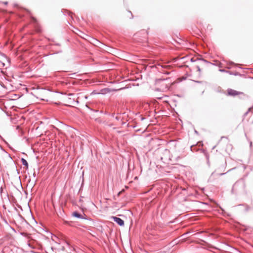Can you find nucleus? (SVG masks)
<instances>
[{
  "label": "nucleus",
  "mask_w": 253,
  "mask_h": 253,
  "mask_svg": "<svg viewBox=\"0 0 253 253\" xmlns=\"http://www.w3.org/2000/svg\"><path fill=\"white\" fill-rule=\"evenodd\" d=\"M205 63V61L204 60H198L196 63V68L197 71L200 73L201 70L203 68V65Z\"/></svg>",
  "instance_id": "f257e3e1"
},
{
  "label": "nucleus",
  "mask_w": 253,
  "mask_h": 253,
  "mask_svg": "<svg viewBox=\"0 0 253 253\" xmlns=\"http://www.w3.org/2000/svg\"><path fill=\"white\" fill-rule=\"evenodd\" d=\"M242 92L232 89H229L227 90V94L228 95L230 96H237L241 94Z\"/></svg>",
  "instance_id": "f03ea898"
},
{
  "label": "nucleus",
  "mask_w": 253,
  "mask_h": 253,
  "mask_svg": "<svg viewBox=\"0 0 253 253\" xmlns=\"http://www.w3.org/2000/svg\"><path fill=\"white\" fill-rule=\"evenodd\" d=\"M112 218L113 219L114 221L117 222L119 225L123 226L124 225V221L120 218L113 216L112 217Z\"/></svg>",
  "instance_id": "7ed1b4c3"
},
{
  "label": "nucleus",
  "mask_w": 253,
  "mask_h": 253,
  "mask_svg": "<svg viewBox=\"0 0 253 253\" xmlns=\"http://www.w3.org/2000/svg\"><path fill=\"white\" fill-rule=\"evenodd\" d=\"M7 60L5 56H2L0 58V62L2 64V65L4 66L5 65L4 62H7Z\"/></svg>",
  "instance_id": "20e7f679"
},
{
  "label": "nucleus",
  "mask_w": 253,
  "mask_h": 253,
  "mask_svg": "<svg viewBox=\"0 0 253 253\" xmlns=\"http://www.w3.org/2000/svg\"><path fill=\"white\" fill-rule=\"evenodd\" d=\"M21 161H22V163L23 165L25 166L26 167V169H27L28 168V164L27 162L26 161V160H25L24 159H22Z\"/></svg>",
  "instance_id": "39448f33"
},
{
  "label": "nucleus",
  "mask_w": 253,
  "mask_h": 253,
  "mask_svg": "<svg viewBox=\"0 0 253 253\" xmlns=\"http://www.w3.org/2000/svg\"><path fill=\"white\" fill-rule=\"evenodd\" d=\"M73 216L76 217H78V218H81L82 215L79 213L78 212H74L73 213Z\"/></svg>",
  "instance_id": "423d86ee"
},
{
  "label": "nucleus",
  "mask_w": 253,
  "mask_h": 253,
  "mask_svg": "<svg viewBox=\"0 0 253 253\" xmlns=\"http://www.w3.org/2000/svg\"><path fill=\"white\" fill-rule=\"evenodd\" d=\"M73 96V94H69L67 97L65 98V100L66 102H68V100L72 99L71 96Z\"/></svg>",
  "instance_id": "0eeeda50"
},
{
  "label": "nucleus",
  "mask_w": 253,
  "mask_h": 253,
  "mask_svg": "<svg viewBox=\"0 0 253 253\" xmlns=\"http://www.w3.org/2000/svg\"><path fill=\"white\" fill-rule=\"evenodd\" d=\"M79 100H80V96H78V98H77V101L79 102Z\"/></svg>",
  "instance_id": "6e6552de"
}]
</instances>
